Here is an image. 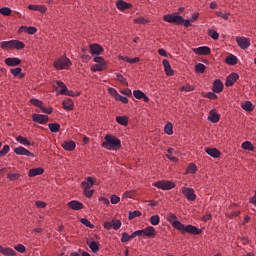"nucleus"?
<instances>
[{
	"instance_id": "nucleus-14",
	"label": "nucleus",
	"mask_w": 256,
	"mask_h": 256,
	"mask_svg": "<svg viewBox=\"0 0 256 256\" xmlns=\"http://www.w3.org/2000/svg\"><path fill=\"white\" fill-rule=\"evenodd\" d=\"M116 7L119 11H127V9H133V4L125 2L124 0H118L116 2Z\"/></svg>"
},
{
	"instance_id": "nucleus-63",
	"label": "nucleus",
	"mask_w": 256,
	"mask_h": 256,
	"mask_svg": "<svg viewBox=\"0 0 256 256\" xmlns=\"http://www.w3.org/2000/svg\"><path fill=\"white\" fill-rule=\"evenodd\" d=\"M129 241H131L129 238V234L127 232H123L121 237V243H129Z\"/></svg>"
},
{
	"instance_id": "nucleus-51",
	"label": "nucleus",
	"mask_w": 256,
	"mask_h": 256,
	"mask_svg": "<svg viewBox=\"0 0 256 256\" xmlns=\"http://www.w3.org/2000/svg\"><path fill=\"white\" fill-rule=\"evenodd\" d=\"M206 67L203 63H198L195 65V73H205Z\"/></svg>"
},
{
	"instance_id": "nucleus-23",
	"label": "nucleus",
	"mask_w": 256,
	"mask_h": 256,
	"mask_svg": "<svg viewBox=\"0 0 256 256\" xmlns=\"http://www.w3.org/2000/svg\"><path fill=\"white\" fill-rule=\"evenodd\" d=\"M0 253L4 256H17V252L13 248H5L0 245Z\"/></svg>"
},
{
	"instance_id": "nucleus-31",
	"label": "nucleus",
	"mask_w": 256,
	"mask_h": 256,
	"mask_svg": "<svg viewBox=\"0 0 256 256\" xmlns=\"http://www.w3.org/2000/svg\"><path fill=\"white\" fill-rule=\"evenodd\" d=\"M133 22H134L136 25H147V23H151V20H149V18L138 17V18H135V19L133 20Z\"/></svg>"
},
{
	"instance_id": "nucleus-39",
	"label": "nucleus",
	"mask_w": 256,
	"mask_h": 256,
	"mask_svg": "<svg viewBox=\"0 0 256 256\" xmlns=\"http://www.w3.org/2000/svg\"><path fill=\"white\" fill-rule=\"evenodd\" d=\"M242 149H245L246 151H255V146H253L250 141H245L242 143Z\"/></svg>"
},
{
	"instance_id": "nucleus-5",
	"label": "nucleus",
	"mask_w": 256,
	"mask_h": 256,
	"mask_svg": "<svg viewBox=\"0 0 256 256\" xmlns=\"http://www.w3.org/2000/svg\"><path fill=\"white\" fill-rule=\"evenodd\" d=\"M73 63H71V60L67 57L59 58L58 60L54 61V67L58 71H61L63 69H67V67H71Z\"/></svg>"
},
{
	"instance_id": "nucleus-22",
	"label": "nucleus",
	"mask_w": 256,
	"mask_h": 256,
	"mask_svg": "<svg viewBox=\"0 0 256 256\" xmlns=\"http://www.w3.org/2000/svg\"><path fill=\"white\" fill-rule=\"evenodd\" d=\"M221 119V116L217 114V111L215 109H212L210 111V115L208 116V121H211V123H219Z\"/></svg>"
},
{
	"instance_id": "nucleus-55",
	"label": "nucleus",
	"mask_w": 256,
	"mask_h": 256,
	"mask_svg": "<svg viewBox=\"0 0 256 256\" xmlns=\"http://www.w3.org/2000/svg\"><path fill=\"white\" fill-rule=\"evenodd\" d=\"M114 99L116 101H121V103H124L125 105H127V103H129V99L125 96H122L121 94H118Z\"/></svg>"
},
{
	"instance_id": "nucleus-29",
	"label": "nucleus",
	"mask_w": 256,
	"mask_h": 256,
	"mask_svg": "<svg viewBox=\"0 0 256 256\" xmlns=\"http://www.w3.org/2000/svg\"><path fill=\"white\" fill-rule=\"evenodd\" d=\"M88 247L91 249L92 253H99V242L92 241L89 243V240L86 241Z\"/></svg>"
},
{
	"instance_id": "nucleus-16",
	"label": "nucleus",
	"mask_w": 256,
	"mask_h": 256,
	"mask_svg": "<svg viewBox=\"0 0 256 256\" xmlns=\"http://www.w3.org/2000/svg\"><path fill=\"white\" fill-rule=\"evenodd\" d=\"M143 231L144 237H148L149 239H153L157 235V231L153 226H148L145 229H143Z\"/></svg>"
},
{
	"instance_id": "nucleus-64",
	"label": "nucleus",
	"mask_w": 256,
	"mask_h": 256,
	"mask_svg": "<svg viewBox=\"0 0 256 256\" xmlns=\"http://www.w3.org/2000/svg\"><path fill=\"white\" fill-rule=\"evenodd\" d=\"M135 195V190H129L124 192V197L127 199H133V196Z\"/></svg>"
},
{
	"instance_id": "nucleus-54",
	"label": "nucleus",
	"mask_w": 256,
	"mask_h": 256,
	"mask_svg": "<svg viewBox=\"0 0 256 256\" xmlns=\"http://www.w3.org/2000/svg\"><path fill=\"white\" fill-rule=\"evenodd\" d=\"M31 105H34V107H39L41 109L43 107V101L39 99H31L30 100Z\"/></svg>"
},
{
	"instance_id": "nucleus-33",
	"label": "nucleus",
	"mask_w": 256,
	"mask_h": 256,
	"mask_svg": "<svg viewBox=\"0 0 256 256\" xmlns=\"http://www.w3.org/2000/svg\"><path fill=\"white\" fill-rule=\"evenodd\" d=\"M242 109H244V111H248L249 113H251V111H253L255 109V107L253 106V103H251V101H246L245 103H243L241 105Z\"/></svg>"
},
{
	"instance_id": "nucleus-56",
	"label": "nucleus",
	"mask_w": 256,
	"mask_h": 256,
	"mask_svg": "<svg viewBox=\"0 0 256 256\" xmlns=\"http://www.w3.org/2000/svg\"><path fill=\"white\" fill-rule=\"evenodd\" d=\"M21 71H23V69L21 67L10 69V73H11V75H13V77H17L18 75H20Z\"/></svg>"
},
{
	"instance_id": "nucleus-30",
	"label": "nucleus",
	"mask_w": 256,
	"mask_h": 256,
	"mask_svg": "<svg viewBox=\"0 0 256 256\" xmlns=\"http://www.w3.org/2000/svg\"><path fill=\"white\" fill-rule=\"evenodd\" d=\"M48 128L51 131V133H59L61 131V124L50 123V124H48Z\"/></svg>"
},
{
	"instance_id": "nucleus-3",
	"label": "nucleus",
	"mask_w": 256,
	"mask_h": 256,
	"mask_svg": "<svg viewBox=\"0 0 256 256\" xmlns=\"http://www.w3.org/2000/svg\"><path fill=\"white\" fill-rule=\"evenodd\" d=\"M152 185L157 189H162V191H171V189H175V187H177L175 182L171 180H158L154 182Z\"/></svg>"
},
{
	"instance_id": "nucleus-48",
	"label": "nucleus",
	"mask_w": 256,
	"mask_h": 256,
	"mask_svg": "<svg viewBox=\"0 0 256 256\" xmlns=\"http://www.w3.org/2000/svg\"><path fill=\"white\" fill-rule=\"evenodd\" d=\"M164 132L167 134V135H173V124L172 123H167L164 127Z\"/></svg>"
},
{
	"instance_id": "nucleus-34",
	"label": "nucleus",
	"mask_w": 256,
	"mask_h": 256,
	"mask_svg": "<svg viewBox=\"0 0 256 256\" xmlns=\"http://www.w3.org/2000/svg\"><path fill=\"white\" fill-rule=\"evenodd\" d=\"M57 87H60L61 90L59 91L60 95H66L67 91H69L67 89V85H65V83L61 82V81H57L56 82Z\"/></svg>"
},
{
	"instance_id": "nucleus-42",
	"label": "nucleus",
	"mask_w": 256,
	"mask_h": 256,
	"mask_svg": "<svg viewBox=\"0 0 256 256\" xmlns=\"http://www.w3.org/2000/svg\"><path fill=\"white\" fill-rule=\"evenodd\" d=\"M141 211H139V210H135V211H133V212H129V216H128V219L130 220V221H133V219H137V217H141Z\"/></svg>"
},
{
	"instance_id": "nucleus-37",
	"label": "nucleus",
	"mask_w": 256,
	"mask_h": 256,
	"mask_svg": "<svg viewBox=\"0 0 256 256\" xmlns=\"http://www.w3.org/2000/svg\"><path fill=\"white\" fill-rule=\"evenodd\" d=\"M166 221H168V223H171V225L173 226V223H177L179 219L177 218V215L169 213L166 217Z\"/></svg>"
},
{
	"instance_id": "nucleus-40",
	"label": "nucleus",
	"mask_w": 256,
	"mask_h": 256,
	"mask_svg": "<svg viewBox=\"0 0 256 256\" xmlns=\"http://www.w3.org/2000/svg\"><path fill=\"white\" fill-rule=\"evenodd\" d=\"M117 81L122 83V85H125V87H129V82H127V79L123 76L121 73L116 74Z\"/></svg>"
},
{
	"instance_id": "nucleus-59",
	"label": "nucleus",
	"mask_w": 256,
	"mask_h": 256,
	"mask_svg": "<svg viewBox=\"0 0 256 256\" xmlns=\"http://www.w3.org/2000/svg\"><path fill=\"white\" fill-rule=\"evenodd\" d=\"M144 94H145V92H143L141 90H134L133 91V95H134L135 99H143Z\"/></svg>"
},
{
	"instance_id": "nucleus-62",
	"label": "nucleus",
	"mask_w": 256,
	"mask_h": 256,
	"mask_svg": "<svg viewBox=\"0 0 256 256\" xmlns=\"http://www.w3.org/2000/svg\"><path fill=\"white\" fill-rule=\"evenodd\" d=\"M42 113H46V115H51V113H53V107H45L44 105H42V107L40 108Z\"/></svg>"
},
{
	"instance_id": "nucleus-20",
	"label": "nucleus",
	"mask_w": 256,
	"mask_h": 256,
	"mask_svg": "<svg viewBox=\"0 0 256 256\" xmlns=\"http://www.w3.org/2000/svg\"><path fill=\"white\" fill-rule=\"evenodd\" d=\"M62 147L65 151H75V147H77V145L75 144V141L68 140L62 143Z\"/></svg>"
},
{
	"instance_id": "nucleus-12",
	"label": "nucleus",
	"mask_w": 256,
	"mask_h": 256,
	"mask_svg": "<svg viewBox=\"0 0 256 256\" xmlns=\"http://www.w3.org/2000/svg\"><path fill=\"white\" fill-rule=\"evenodd\" d=\"M67 206L70 209H73V211H81V209H85V205H83V203H81L80 201H77V200H72V201L68 202Z\"/></svg>"
},
{
	"instance_id": "nucleus-15",
	"label": "nucleus",
	"mask_w": 256,
	"mask_h": 256,
	"mask_svg": "<svg viewBox=\"0 0 256 256\" xmlns=\"http://www.w3.org/2000/svg\"><path fill=\"white\" fill-rule=\"evenodd\" d=\"M162 65L164 67V71H165V74L167 75V77H173V75H175L173 68H171V63H169V60L164 59L162 61Z\"/></svg>"
},
{
	"instance_id": "nucleus-7",
	"label": "nucleus",
	"mask_w": 256,
	"mask_h": 256,
	"mask_svg": "<svg viewBox=\"0 0 256 256\" xmlns=\"http://www.w3.org/2000/svg\"><path fill=\"white\" fill-rule=\"evenodd\" d=\"M32 121L38 123L39 125H47L49 123V116L43 114H32Z\"/></svg>"
},
{
	"instance_id": "nucleus-18",
	"label": "nucleus",
	"mask_w": 256,
	"mask_h": 256,
	"mask_svg": "<svg viewBox=\"0 0 256 256\" xmlns=\"http://www.w3.org/2000/svg\"><path fill=\"white\" fill-rule=\"evenodd\" d=\"M104 49L99 44H91L90 45V53L91 55H101L103 53Z\"/></svg>"
},
{
	"instance_id": "nucleus-58",
	"label": "nucleus",
	"mask_w": 256,
	"mask_h": 256,
	"mask_svg": "<svg viewBox=\"0 0 256 256\" xmlns=\"http://www.w3.org/2000/svg\"><path fill=\"white\" fill-rule=\"evenodd\" d=\"M83 193L85 197H87L88 199H91V197H93V194L95 193V190L84 188Z\"/></svg>"
},
{
	"instance_id": "nucleus-10",
	"label": "nucleus",
	"mask_w": 256,
	"mask_h": 256,
	"mask_svg": "<svg viewBox=\"0 0 256 256\" xmlns=\"http://www.w3.org/2000/svg\"><path fill=\"white\" fill-rule=\"evenodd\" d=\"M239 79V74L233 72L229 76H227L226 81H225V86L226 87H233L235 83H237Z\"/></svg>"
},
{
	"instance_id": "nucleus-9",
	"label": "nucleus",
	"mask_w": 256,
	"mask_h": 256,
	"mask_svg": "<svg viewBox=\"0 0 256 256\" xmlns=\"http://www.w3.org/2000/svg\"><path fill=\"white\" fill-rule=\"evenodd\" d=\"M236 43L240 47V49H249L251 45V40L246 37L238 36L236 37Z\"/></svg>"
},
{
	"instance_id": "nucleus-45",
	"label": "nucleus",
	"mask_w": 256,
	"mask_h": 256,
	"mask_svg": "<svg viewBox=\"0 0 256 256\" xmlns=\"http://www.w3.org/2000/svg\"><path fill=\"white\" fill-rule=\"evenodd\" d=\"M187 173L195 175V173H197V165H195V163H190L187 167Z\"/></svg>"
},
{
	"instance_id": "nucleus-53",
	"label": "nucleus",
	"mask_w": 256,
	"mask_h": 256,
	"mask_svg": "<svg viewBox=\"0 0 256 256\" xmlns=\"http://www.w3.org/2000/svg\"><path fill=\"white\" fill-rule=\"evenodd\" d=\"M160 222H161V218H159V215H153L150 217L151 225H159Z\"/></svg>"
},
{
	"instance_id": "nucleus-26",
	"label": "nucleus",
	"mask_w": 256,
	"mask_h": 256,
	"mask_svg": "<svg viewBox=\"0 0 256 256\" xmlns=\"http://www.w3.org/2000/svg\"><path fill=\"white\" fill-rule=\"evenodd\" d=\"M93 185H95V178L93 177H88L86 179V181L82 182V187L83 189H91V187H93Z\"/></svg>"
},
{
	"instance_id": "nucleus-57",
	"label": "nucleus",
	"mask_w": 256,
	"mask_h": 256,
	"mask_svg": "<svg viewBox=\"0 0 256 256\" xmlns=\"http://www.w3.org/2000/svg\"><path fill=\"white\" fill-rule=\"evenodd\" d=\"M15 251H18V253H26L27 248L23 244H18L17 246H14Z\"/></svg>"
},
{
	"instance_id": "nucleus-41",
	"label": "nucleus",
	"mask_w": 256,
	"mask_h": 256,
	"mask_svg": "<svg viewBox=\"0 0 256 256\" xmlns=\"http://www.w3.org/2000/svg\"><path fill=\"white\" fill-rule=\"evenodd\" d=\"M13 49H25V43L19 40H13Z\"/></svg>"
},
{
	"instance_id": "nucleus-13",
	"label": "nucleus",
	"mask_w": 256,
	"mask_h": 256,
	"mask_svg": "<svg viewBox=\"0 0 256 256\" xmlns=\"http://www.w3.org/2000/svg\"><path fill=\"white\" fill-rule=\"evenodd\" d=\"M195 55H211V48L209 46H200L193 49Z\"/></svg>"
},
{
	"instance_id": "nucleus-43",
	"label": "nucleus",
	"mask_w": 256,
	"mask_h": 256,
	"mask_svg": "<svg viewBox=\"0 0 256 256\" xmlns=\"http://www.w3.org/2000/svg\"><path fill=\"white\" fill-rule=\"evenodd\" d=\"M181 92L189 93L191 91H195V86H192L190 84H186L184 86L180 87Z\"/></svg>"
},
{
	"instance_id": "nucleus-27",
	"label": "nucleus",
	"mask_w": 256,
	"mask_h": 256,
	"mask_svg": "<svg viewBox=\"0 0 256 256\" xmlns=\"http://www.w3.org/2000/svg\"><path fill=\"white\" fill-rule=\"evenodd\" d=\"M225 63H227V65H237V63H239V59H237V56L230 54L226 57L225 59Z\"/></svg>"
},
{
	"instance_id": "nucleus-50",
	"label": "nucleus",
	"mask_w": 256,
	"mask_h": 256,
	"mask_svg": "<svg viewBox=\"0 0 256 256\" xmlns=\"http://www.w3.org/2000/svg\"><path fill=\"white\" fill-rule=\"evenodd\" d=\"M0 15H3L4 17H9V15H11V8L9 7L0 8Z\"/></svg>"
},
{
	"instance_id": "nucleus-49",
	"label": "nucleus",
	"mask_w": 256,
	"mask_h": 256,
	"mask_svg": "<svg viewBox=\"0 0 256 256\" xmlns=\"http://www.w3.org/2000/svg\"><path fill=\"white\" fill-rule=\"evenodd\" d=\"M105 67L106 66H103L101 64H96L91 67V71L92 73H97V71H105Z\"/></svg>"
},
{
	"instance_id": "nucleus-8",
	"label": "nucleus",
	"mask_w": 256,
	"mask_h": 256,
	"mask_svg": "<svg viewBox=\"0 0 256 256\" xmlns=\"http://www.w3.org/2000/svg\"><path fill=\"white\" fill-rule=\"evenodd\" d=\"M182 193L188 201H195V199H197V195L195 194V190L193 188L184 187L182 188Z\"/></svg>"
},
{
	"instance_id": "nucleus-28",
	"label": "nucleus",
	"mask_w": 256,
	"mask_h": 256,
	"mask_svg": "<svg viewBox=\"0 0 256 256\" xmlns=\"http://www.w3.org/2000/svg\"><path fill=\"white\" fill-rule=\"evenodd\" d=\"M116 122L119 125H123V127H127L129 125V117L127 116H117Z\"/></svg>"
},
{
	"instance_id": "nucleus-17",
	"label": "nucleus",
	"mask_w": 256,
	"mask_h": 256,
	"mask_svg": "<svg viewBox=\"0 0 256 256\" xmlns=\"http://www.w3.org/2000/svg\"><path fill=\"white\" fill-rule=\"evenodd\" d=\"M205 152L207 155H210V157H213L214 159H219L221 157V151L217 148H206Z\"/></svg>"
},
{
	"instance_id": "nucleus-1",
	"label": "nucleus",
	"mask_w": 256,
	"mask_h": 256,
	"mask_svg": "<svg viewBox=\"0 0 256 256\" xmlns=\"http://www.w3.org/2000/svg\"><path fill=\"white\" fill-rule=\"evenodd\" d=\"M104 140L105 141L102 143L104 149H107L108 151H119V149H121V139L117 136L107 134L104 137Z\"/></svg>"
},
{
	"instance_id": "nucleus-36",
	"label": "nucleus",
	"mask_w": 256,
	"mask_h": 256,
	"mask_svg": "<svg viewBox=\"0 0 256 256\" xmlns=\"http://www.w3.org/2000/svg\"><path fill=\"white\" fill-rule=\"evenodd\" d=\"M120 59H122V61H125L126 63H130V64L139 63V61H141V59L139 57L129 58V57L125 56V57H120Z\"/></svg>"
},
{
	"instance_id": "nucleus-46",
	"label": "nucleus",
	"mask_w": 256,
	"mask_h": 256,
	"mask_svg": "<svg viewBox=\"0 0 256 256\" xmlns=\"http://www.w3.org/2000/svg\"><path fill=\"white\" fill-rule=\"evenodd\" d=\"M94 63H98V65H103L104 67H107V62L105 61V58L101 56L94 57Z\"/></svg>"
},
{
	"instance_id": "nucleus-60",
	"label": "nucleus",
	"mask_w": 256,
	"mask_h": 256,
	"mask_svg": "<svg viewBox=\"0 0 256 256\" xmlns=\"http://www.w3.org/2000/svg\"><path fill=\"white\" fill-rule=\"evenodd\" d=\"M10 147L9 145H4L3 148L0 150V157H5L7 153H9Z\"/></svg>"
},
{
	"instance_id": "nucleus-38",
	"label": "nucleus",
	"mask_w": 256,
	"mask_h": 256,
	"mask_svg": "<svg viewBox=\"0 0 256 256\" xmlns=\"http://www.w3.org/2000/svg\"><path fill=\"white\" fill-rule=\"evenodd\" d=\"M2 49H13V40L0 42Z\"/></svg>"
},
{
	"instance_id": "nucleus-52",
	"label": "nucleus",
	"mask_w": 256,
	"mask_h": 256,
	"mask_svg": "<svg viewBox=\"0 0 256 256\" xmlns=\"http://www.w3.org/2000/svg\"><path fill=\"white\" fill-rule=\"evenodd\" d=\"M208 35L209 37H211L212 39H214V41H217V39H219V34L216 30L214 29H209L208 30Z\"/></svg>"
},
{
	"instance_id": "nucleus-25",
	"label": "nucleus",
	"mask_w": 256,
	"mask_h": 256,
	"mask_svg": "<svg viewBox=\"0 0 256 256\" xmlns=\"http://www.w3.org/2000/svg\"><path fill=\"white\" fill-rule=\"evenodd\" d=\"M63 105V109H65V111H73L75 104L73 103V100H71V98H67L66 100H64L62 102Z\"/></svg>"
},
{
	"instance_id": "nucleus-61",
	"label": "nucleus",
	"mask_w": 256,
	"mask_h": 256,
	"mask_svg": "<svg viewBox=\"0 0 256 256\" xmlns=\"http://www.w3.org/2000/svg\"><path fill=\"white\" fill-rule=\"evenodd\" d=\"M26 33H28V35H35V33H37V29L35 26H26Z\"/></svg>"
},
{
	"instance_id": "nucleus-47",
	"label": "nucleus",
	"mask_w": 256,
	"mask_h": 256,
	"mask_svg": "<svg viewBox=\"0 0 256 256\" xmlns=\"http://www.w3.org/2000/svg\"><path fill=\"white\" fill-rule=\"evenodd\" d=\"M217 17H221V19H224V21H229V17H231V13H223L221 11L216 12Z\"/></svg>"
},
{
	"instance_id": "nucleus-32",
	"label": "nucleus",
	"mask_w": 256,
	"mask_h": 256,
	"mask_svg": "<svg viewBox=\"0 0 256 256\" xmlns=\"http://www.w3.org/2000/svg\"><path fill=\"white\" fill-rule=\"evenodd\" d=\"M16 141L18 143H20L21 145H28V146H33L34 145L33 143H31V141H29L27 138H25L23 136H17Z\"/></svg>"
},
{
	"instance_id": "nucleus-44",
	"label": "nucleus",
	"mask_w": 256,
	"mask_h": 256,
	"mask_svg": "<svg viewBox=\"0 0 256 256\" xmlns=\"http://www.w3.org/2000/svg\"><path fill=\"white\" fill-rule=\"evenodd\" d=\"M80 222L82 225H85V227H88L89 229H95V225L92 224L91 221H89L87 218H81Z\"/></svg>"
},
{
	"instance_id": "nucleus-24",
	"label": "nucleus",
	"mask_w": 256,
	"mask_h": 256,
	"mask_svg": "<svg viewBox=\"0 0 256 256\" xmlns=\"http://www.w3.org/2000/svg\"><path fill=\"white\" fill-rule=\"evenodd\" d=\"M45 173V169L38 167V168H32L28 172V177H37V175H43Z\"/></svg>"
},
{
	"instance_id": "nucleus-19",
	"label": "nucleus",
	"mask_w": 256,
	"mask_h": 256,
	"mask_svg": "<svg viewBox=\"0 0 256 256\" xmlns=\"http://www.w3.org/2000/svg\"><path fill=\"white\" fill-rule=\"evenodd\" d=\"M4 63L8 67H17V65H21V59H19V58H6Z\"/></svg>"
},
{
	"instance_id": "nucleus-35",
	"label": "nucleus",
	"mask_w": 256,
	"mask_h": 256,
	"mask_svg": "<svg viewBox=\"0 0 256 256\" xmlns=\"http://www.w3.org/2000/svg\"><path fill=\"white\" fill-rule=\"evenodd\" d=\"M6 178L8 179V181H19V179H21V174H19V173H8L6 175Z\"/></svg>"
},
{
	"instance_id": "nucleus-11",
	"label": "nucleus",
	"mask_w": 256,
	"mask_h": 256,
	"mask_svg": "<svg viewBox=\"0 0 256 256\" xmlns=\"http://www.w3.org/2000/svg\"><path fill=\"white\" fill-rule=\"evenodd\" d=\"M14 153H16V155H25L26 157H35V154H33V152L27 150L23 146L15 148Z\"/></svg>"
},
{
	"instance_id": "nucleus-2",
	"label": "nucleus",
	"mask_w": 256,
	"mask_h": 256,
	"mask_svg": "<svg viewBox=\"0 0 256 256\" xmlns=\"http://www.w3.org/2000/svg\"><path fill=\"white\" fill-rule=\"evenodd\" d=\"M172 227H173V229H176L177 231H179L181 233V235H185V233H189L190 235H201V230H199V228H197V226H194L191 224L185 226L179 220L176 222H173Z\"/></svg>"
},
{
	"instance_id": "nucleus-4",
	"label": "nucleus",
	"mask_w": 256,
	"mask_h": 256,
	"mask_svg": "<svg viewBox=\"0 0 256 256\" xmlns=\"http://www.w3.org/2000/svg\"><path fill=\"white\" fill-rule=\"evenodd\" d=\"M163 21H166V23H174L175 25H183V16L177 13L166 14L163 16Z\"/></svg>"
},
{
	"instance_id": "nucleus-6",
	"label": "nucleus",
	"mask_w": 256,
	"mask_h": 256,
	"mask_svg": "<svg viewBox=\"0 0 256 256\" xmlns=\"http://www.w3.org/2000/svg\"><path fill=\"white\" fill-rule=\"evenodd\" d=\"M121 225V220L112 219L110 222H104V229H106L107 231H111V229H114V231H119V229H121Z\"/></svg>"
},
{
	"instance_id": "nucleus-21",
	"label": "nucleus",
	"mask_w": 256,
	"mask_h": 256,
	"mask_svg": "<svg viewBox=\"0 0 256 256\" xmlns=\"http://www.w3.org/2000/svg\"><path fill=\"white\" fill-rule=\"evenodd\" d=\"M212 91L213 93H221L223 91V82L220 79H216L213 82Z\"/></svg>"
}]
</instances>
